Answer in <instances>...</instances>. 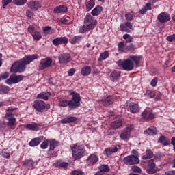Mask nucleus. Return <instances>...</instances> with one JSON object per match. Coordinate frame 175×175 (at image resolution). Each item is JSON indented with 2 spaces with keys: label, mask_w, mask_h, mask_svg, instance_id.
<instances>
[{
  "label": "nucleus",
  "mask_w": 175,
  "mask_h": 175,
  "mask_svg": "<svg viewBox=\"0 0 175 175\" xmlns=\"http://www.w3.org/2000/svg\"><path fill=\"white\" fill-rule=\"evenodd\" d=\"M39 55L38 54L25 55L19 61L15 62L11 66V70L16 73H23L27 69V65H29L35 59H38Z\"/></svg>",
  "instance_id": "nucleus-1"
},
{
  "label": "nucleus",
  "mask_w": 175,
  "mask_h": 175,
  "mask_svg": "<svg viewBox=\"0 0 175 175\" xmlns=\"http://www.w3.org/2000/svg\"><path fill=\"white\" fill-rule=\"evenodd\" d=\"M140 61H142V56L137 55H130L128 59H119L117 62L118 66H121L124 70H126V72H131V70H133L135 68V64L136 66H139V64H140Z\"/></svg>",
  "instance_id": "nucleus-2"
},
{
  "label": "nucleus",
  "mask_w": 175,
  "mask_h": 175,
  "mask_svg": "<svg viewBox=\"0 0 175 175\" xmlns=\"http://www.w3.org/2000/svg\"><path fill=\"white\" fill-rule=\"evenodd\" d=\"M81 100V98H80L79 94H75L70 100L65 98H59L58 106L59 107H68V106L70 110H75V109L79 107Z\"/></svg>",
  "instance_id": "nucleus-3"
},
{
  "label": "nucleus",
  "mask_w": 175,
  "mask_h": 175,
  "mask_svg": "<svg viewBox=\"0 0 175 175\" xmlns=\"http://www.w3.org/2000/svg\"><path fill=\"white\" fill-rule=\"evenodd\" d=\"M71 150L72 157L75 159H80L81 158H83L85 154V148H84V146L79 145V144H74L71 148Z\"/></svg>",
  "instance_id": "nucleus-4"
},
{
  "label": "nucleus",
  "mask_w": 175,
  "mask_h": 175,
  "mask_svg": "<svg viewBox=\"0 0 175 175\" xmlns=\"http://www.w3.org/2000/svg\"><path fill=\"white\" fill-rule=\"evenodd\" d=\"M33 107L38 113H43L44 110L50 109V104H46V103L42 100H36L33 103Z\"/></svg>",
  "instance_id": "nucleus-5"
},
{
  "label": "nucleus",
  "mask_w": 175,
  "mask_h": 175,
  "mask_svg": "<svg viewBox=\"0 0 175 175\" xmlns=\"http://www.w3.org/2000/svg\"><path fill=\"white\" fill-rule=\"evenodd\" d=\"M146 173H148V174H154V173L159 172V169L158 168V167H157L154 159L148 160L146 161Z\"/></svg>",
  "instance_id": "nucleus-6"
},
{
  "label": "nucleus",
  "mask_w": 175,
  "mask_h": 175,
  "mask_svg": "<svg viewBox=\"0 0 175 175\" xmlns=\"http://www.w3.org/2000/svg\"><path fill=\"white\" fill-rule=\"evenodd\" d=\"M139 163L140 160L139 159V157L134 154L129 155L123 159V163H124V165H137Z\"/></svg>",
  "instance_id": "nucleus-7"
},
{
  "label": "nucleus",
  "mask_w": 175,
  "mask_h": 175,
  "mask_svg": "<svg viewBox=\"0 0 175 175\" xmlns=\"http://www.w3.org/2000/svg\"><path fill=\"white\" fill-rule=\"evenodd\" d=\"M84 24H87L89 29H94L98 24V21L95 20L92 15H86L84 18Z\"/></svg>",
  "instance_id": "nucleus-8"
},
{
  "label": "nucleus",
  "mask_w": 175,
  "mask_h": 175,
  "mask_svg": "<svg viewBox=\"0 0 175 175\" xmlns=\"http://www.w3.org/2000/svg\"><path fill=\"white\" fill-rule=\"evenodd\" d=\"M52 64H53V59L51 57L42 59L38 65V69L40 70H44V69H47V68H50Z\"/></svg>",
  "instance_id": "nucleus-9"
},
{
  "label": "nucleus",
  "mask_w": 175,
  "mask_h": 175,
  "mask_svg": "<svg viewBox=\"0 0 175 175\" xmlns=\"http://www.w3.org/2000/svg\"><path fill=\"white\" fill-rule=\"evenodd\" d=\"M22 80H24V76L12 75L9 79L5 80V83L9 85H12V84H17V83H20Z\"/></svg>",
  "instance_id": "nucleus-10"
},
{
  "label": "nucleus",
  "mask_w": 175,
  "mask_h": 175,
  "mask_svg": "<svg viewBox=\"0 0 175 175\" xmlns=\"http://www.w3.org/2000/svg\"><path fill=\"white\" fill-rule=\"evenodd\" d=\"M132 129H133V125H130L126 127L121 133L120 137L122 140H129V137H131V132H132Z\"/></svg>",
  "instance_id": "nucleus-11"
},
{
  "label": "nucleus",
  "mask_w": 175,
  "mask_h": 175,
  "mask_svg": "<svg viewBox=\"0 0 175 175\" xmlns=\"http://www.w3.org/2000/svg\"><path fill=\"white\" fill-rule=\"evenodd\" d=\"M49 152L51 154V157H57V153H53V151L55 149V148L58 147L59 142L55 139H49Z\"/></svg>",
  "instance_id": "nucleus-12"
},
{
  "label": "nucleus",
  "mask_w": 175,
  "mask_h": 175,
  "mask_svg": "<svg viewBox=\"0 0 175 175\" xmlns=\"http://www.w3.org/2000/svg\"><path fill=\"white\" fill-rule=\"evenodd\" d=\"M72 56L68 53H62L58 57L59 63L63 64L64 65L69 64V62H70Z\"/></svg>",
  "instance_id": "nucleus-13"
},
{
  "label": "nucleus",
  "mask_w": 175,
  "mask_h": 175,
  "mask_svg": "<svg viewBox=\"0 0 175 175\" xmlns=\"http://www.w3.org/2000/svg\"><path fill=\"white\" fill-rule=\"evenodd\" d=\"M121 32H126L131 33V30L133 31V25L131 22L126 21L124 23H122L120 26Z\"/></svg>",
  "instance_id": "nucleus-14"
},
{
  "label": "nucleus",
  "mask_w": 175,
  "mask_h": 175,
  "mask_svg": "<svg viewBox=\"0 0 175 175\" xmlns=\"http://www.w3.org/2000/svg\"><path fill=\"white\" fill-rule=\"evenodd\" d=\"M141 117L142 120L144 121H151V120H154L155 118V115L152 113L151 111H148V109H145L142 113Z\"/></svg>",
  "instance_id": "nucleus-15"
},
{
  "label": "nucleus",
  "mask_w": 175,
  "mask_h": 175,
  "mask_svg": "<svg viewBox=\"0 0 175 175\" xmlns=\"http://www.w3.org/2000/svg\"><path fill=\"white\" fill-rule=\"evenodd\" d=\"M118 150H121V146L113 145L111 147L105 148L104 150V152L105 155H107V157H110L111 154H114V152H117Z\"/></svg>",
  "instance_id": "nucleus-16"
},
{
  "label": "nucleus",
  "mask_w": 175,
  "mask_h": 175,
  "mask_svg": "<svg viewBox=\"0 0 175 175\" xmlns=\"http://www.w3.org/2000/svg\"><path fill=\"white\" fill-rule=\"evenodd\" d=\"M69 40L68 38L64 37H57L53 40V44L54 46H59V44H68Z\"/></svg>",
  "instance_id": "nucleus-17"
},
{
  "label": "nucleus",
  "mask_w": 175,
  "mask_h": 175,
  "mask_svg": "<svg viewBox=\"0 0 175 175\" xmlns=\"http://www.w3.org/2000/svg\"><path fill=\"white\" fill-rule=\"evenodd\" d=\"M46 137L43 135H40L38 137L33 138L29 143L30 147H36V146H39L43 140H45Z\"/></svg>",
  "instance_id": "nucleus-18"
},
{
  "label": "nucleus",
  "mask_w": 175,
  "mask_h": 175,
  "mask_svg": "<svg viewBox=\"0 0 175 175\" xmlns=\"http://www.w3.org/2000/svg\"><path fill=\"white\" fill-rule=\"evenodd\" d=\"M170 15L166 12H161L157 16L159 23H167V21H170Z\"/></svg>",
  "instance_id": "nucleus-19"
},
{
  "label": "nucleus",
  "mask_w": 175,
  "mask_h": 175,
  "mask_svg": "<svg viewBox=\"0 0 175 175\" xmlns=\"http://www.w3.org/2000/svg\"><path fill=\"white\" fill-rule=\"evenodd\" d=\"M98 161H99V157L95 154H90L86 159L88 165H90V166L95 165Z\"/></svg>",
  "instance_id": "nucleus-20"
},
{
  "label": "nucleus",
  "mask_w": 175,
  "mask_h": 175,
  "mask_svg": "<svg viewBox=\"0 0 175 175\" xmlns=\"http://www.w3.org/2000/svg\"><path fill=\"white\" fill-rule=\"evenodd\" d=\"M129 110L133 114H136V113L140 111V107L139 106V104L136 103H131L129 104Z\"/></svg>",
  "instance_id": "nucleus-21"
},
{
  "label": "nucleus",
  "mask_w": 175,
  "mask_h": 175,
  "mask_svg": "<svg viewBox=\"0 0 175 175\" xmlns=\"http://www.w3.org/2000/svg\"><path fill=\"white\" fill-rule=\"evenodd\" d=\"M113 103H114V100L113 99V97H111V96H109L102 100V104L105 107H109V106H111Z\"/></svg>",
  "instance_id": "nucleus-22"
},
{
  "label": "nucleus",
  "mask_w": 175,
  "mask_h": 175,
  "mask_svg": "<svg viewBox=\"0 0 175 175\" xmlns=\"http://www.w3.org/2000/svg\"><path fill=\"white\" fill-rule=\"evenodd\" d=\"M144 133L145 135H149L150 136H155V135H158V130L154 127H149L144 131Z\"/></svg>",
  "instance_id": "nucleus-23"
},
{
  "label": "nucleus",
  "mask_w": 175,
  "mask_h": 175,
  "mask_svg": "<svg viewBox=\"0 0 175 175\" xmlns=\"http://www.w3.org/2000/svg\"><path fill=\"white\" fill-rule=\"evenodd\" d=\"M54 13H66L68 8L65 5L57 6L53 10Z\"/></svg>",
  "instance_id": "nucleus-24"
},
{
  "label": "nucleus",
  "mask_w": 175,
  "mask_h": 175,
  "mask_svg": "<svg viewBox=\"0 0 175 175\" xmlns=\"http://www.w3.org/2000/svg\"><path fill=\"white\" fill-rule=\"evenodd\" d=\"M15 110H17V108H13L12 107H9L6 109V113L5 116V118H12V117H13V116L16 114V113L14 112Z\"/></svg>",
  "instance_id": "nucleus-25"
},
{
  "label": "nucleus",
  "mask_w": 175,
  "mask_h": 175,
  "mask_svg": "<svg viewBox=\"0 0 175 175\" xmlns=\"http://www.w3.org/2000/svg\"><path fill=\"white\" fill-rule=\"evenodd\" d=\"M103 10V7L100 5H97L95 7L91 12L92 16H98L100 13H102V11Z\"/></svg>",
  "instance_id": "nucleus-26"
},
{
  "label": "nucleus",
  "mask_w": 175,
  "mask_h": 175,
  "mask_svg": "<svg viewBox=\"0 0 175 175\" xmlns=\"http://www.w3.org/2000/svg\"><path fill=\"white\" fill-rule=\"evenodd\" d=\"M77 121V118L75 116H70L62 119L60 122L61 124H70V122H75Z\"/></svg>",
  "instance_id": "nucleus-27"
},
{
  "label": "nucleus",
  "mask_w": 175,
  "mask_h": 175,
  "mask_svg": "<svg viewBox=\"0 0 175 175\" xmlns=\"http://www.w3.org/2000/svg\"><path fill=\"white\" fill-rule=\"evenodd\" d=\"M120 77H121V72L118 70H114L110 75V79L112 81H116V80H119Z\"/></svg>",
  "instance_id": "nucleus-28"
},
{
  "label": "nucleus",
  "mask_w": 175,
  "mask_h": 175,
  "mask_svg": "<svg viewBox=\"0 0 175 175\" xmlns=\"http://www.w3.org/2000/svg\"><path fill=\"white\" fill-rule=\"evenodd\" d=\"M158 142L164 146H169L170 144V139L163 135L159 137Z\"/></svg>",
  "instance_id": "nucleus-29"
},
{
  "label": "nucleus",
  "mask_w": 175,
  "mask_h": 175,
  "mask_svg": "<svg viewBox=\"0 0 175 175\" xmlns=\"http://www.w3.org/2000/svg\"><path fill=\"white\" fill-rule=\"evenodd\" d=\"M28 6L32 10H38L40 8V3L39 1H30Z\"/></svg>",
  "instance_id": "nucleus-30"
},
{
  "label": "nucleus",
  "mask_w": 175,
  "mask_h": 175,
  "mask_svg": "<svg viewBox=\"0 0 175 175\" xmlns=\"http://www.w3.org/2000/svg\"><path fill=\"white\" fill-rule=\"evenodd\" d=\"M121 126H122V120H115L111 123V128L112 129H118Z\"/></svg>",
  "instance_id": "nucleus-31"
},
{
  "label": "nucleus",
  "mask_w": 175,
  "mask_h": 175,
  "mask_svg": "<svg viewBox=\"0 0 175 175\" xmlns=\"http://www.w3.org/2000/svg\"><path fill=\"white\" fill-rule=\"evenodd\" d=\"M51 94L49 92H42L37 95V99H43V100H49V96H50Z\"/></svg>",
  "instance_id": "nucleus-32"
},
{
  "label": "nucleus",
  "mask_w": 175,
  "mask_h": 175,
  "mask_svg": "<svg viewBox=\"0 0 175 175\" xmlns=\"http://www.w3.org/2000/svg\"><path fill=\"white\" fill-rule=\"evenodd\" d=\"M152 7L151 6V3H148L146 4V6H143L142 9H140L138 12L139 14H144L148 10H151Z\"/></svg>",
  "instance_id": "nucleus-33"
},
{
  "label": "nucleus",
  "mask_w": 175,
  "mask_h": 175,
  "mask_svg": "<svg viewBox=\"0 0 175 175\" xmlns=\"http://www.w3.org/2000/svg\"><path fill=\"white\" fill-rule=\"evenodd\" d=\"M91 66H84L81 68V75H82V76H88V75L91 73Z\"/></svg>",
  "instance_id": "nucleus-34"
},
{
  "label": "nucleus",
  "mask_w": 175,
  "mask_h": 175,
  "mask_svg": "<svg viewBox=\"0 0 175 175\" xmlns=\"http://www.w3.org/2000/svg\"><path fill=\"white\" fill-rule=\"evenodd\" d=\"M83 40V36H75L72 38L70 39V42L71 44H76V43H79Z\"/></svg>",
  "instance_id": "nucleus-35"
},
{
  "label": "nucleus",
  "mask_w": 175,
  "mask_h": 175,
  "mask_svg": "<svg viewBox=\"0 0 175 175\" xmlns=\"http://www.w3.org/2000/svg\"><path fill=\"white\" fill-rule=\"evenodd\" d=\"M154 157V152L151 149L146 150V154L142 156V159H150Z\"/></svg>",
  "instance_id": "nucleus-36"
},
{
  "label": "nucleus",
  "mask_w": 175,
  "mask_h": 175,
  "mask_svg": "<svg viewBox=\"0 0 175 175\" xmlns=\"http://www.w3.org/2000/svg\"><path fill=\"white\" fill-rule=\"evenodd\" d=\"M8 122L7 123L8 126H10V128H13L16 125V118L11 117V118H7Z\"/></svg>",
  "instance_id": "nucleus-37"
},
{
  "label": "nucleus",
  "mask_w": 175,
  "mask_h": 175,
  "mask_svg": "<svg viewBox=\"0 0 175 175\" xmlns=\"http://www.w3.org/2000/svg\"><path fill=\"white\" fill-rule=\"evenodd\" d=\"M39 126H40L39 124H27L25 126V128H27V129H29V131H39Z\"/></svg>",
  "instance_id": "nucleus-38"
},
{
  "label": "nucleus",
  "mask_w": 175,
  "mask_h": 175,
  "mask_svg": "<svg viewBox=\"0 0 175 175\" xmlns=\"http://www.w3.org/2000/svg\"><path fill=\"white\" fill-rule=\"evenodd\" d=\"M118 48L121 53L126 52V46H125V44H124V42H120L118 44Z\"/></svg>",
  "instance_id": "nucleus-39"
},
{
  "label": "nucleus",
  "mask_w": 175,
  "mask_h": 175,
  "mask_svg": "<svg viewBox=\"0 0 175 175\" xmlns=\"http://www.w3.org/2000/svg\"><path fill=\"white\" fill-rule=\"evenodd\" d=\"M98 169L103 173H107L108 172H110V167L107 165H101L98 167Z\"/></svg>",
  "instance_id": "nucleus-40"
},
{
  "label": "nucleus",
  "mask_w": 175,
  "mask_h": 175,
  "mask_svg": "<svg viewBox=\"0 0 175 175\" xmlns=\"http://www.w3.org/2000/svg\"><path fill=\"white\" fill-rule=\"evenodd\" d=\"M10 91V89L8 86L0 85V94L3 95L8 94Z\"/></svg>",
  "instance_id": "nucleus-41"
},
{
  "label": "nucleus",
  "mask_w": 175,
  "mask_h": 175,
  "mask_svg": "<svg viewBox=\"0 0 175 175\" xmlns=\"http://www.w3.org/2000/svg\"><path fill=\"white\" fill-rule=\"evenodd\" d=\"M106 58H109V51H105L100 55L98 61H105Z\"/></svg>",
  "instance_id": "nucleus-42"
},
{
  "label": "nucleus",
  "mask_w": 175,
  "mask_h": 175,
  "mask_svg": "<svg viewBox=\"0 0 175 175\" xmlns=\"http://www.w3.org/2000/svg\"><path fill=\"white\" fill-rule=\"evenodd\" d=\"M28 167V169H33V166L35 165V162L32 159H29L25 161V163Z\"/></svg>",
  "instance_id": "nucleus-43"
},
{
  "label": "nucleus",
  "mask_w": 175,
  "mask_h": 175,
  "mask_svg": "<svg viewBox=\"0 0 175 175\" xmlns=\"http://www.w3.org/2000/svg\"><path fill=\"white\" fill-rule=\"evenodd\" d=\"M94 6H95V1L94 0H90L86 3V9L88 10H91V9H92V8H94Z\"/></svg>",
  "instance_id": "nucleus-44"
},
{
  "label": "nucleus",
  "mask_w": 175,
  "mask_h": 175,
  "mask_svg": "<svg viewBox=\"0 0 175 175\" xmlns=\"http://www.w3.org/2000/svg\"><path fill=\"white\" fill-rule=\"evenodd\" d=\"M31 35L35 40H40V39H42V34L38 31H34Z\"/></svg>",
  "instance_id": "nucleus-45"
},
{
  "label": "nucleus",
  "mask_w": 175,
  "mask_h": 175,
  "mask_svg": "<svg viewBox=\"0 0 175 175\" xmlns=\"http://www.w3.org/2000/svg\"><path fill=\"white\" fill-rule=\"evenodd\" d=\"M123 39L126 40V43H131V42H133V38L128 33L123 35Z\"/></svg>",
  "instance_id": "nucleus-46"
},
{
  "label": "nucleus",
  "mask_w": 175,
  "mask_h": 175,
  "mask_svg": "<svg viewBox=\"0 0 175 175\" xmlns=\"http://www.w3.org/2000/svg\"><path fill=\"white\" fill-rule=\"evenodd\" d=\"M145 95H146V98H148V99H151V98L155 97V92L154 91H151V90H146Z\"/></svg>",
  "instance_id": "nucleus-47"
},
{
  "label": "nucleus",
  "mask_w": 175,
  "mask_h": 175,
  "mask_svg": "<svg viewBox=\"0 0 175 175\" xmlns=\"http://www.w3.org/2000/svg\"><path fill=\"white\" fill-rule=\"evenodd\" d=\"M124 17L127 21L131 22L133 20V12L131 11V12H128L125 14Z\"/></svg>",
  "instance_id": "nucleus-48"
},
{
  "label": "nucleus",
  "mask_w": 175,
  "mask_h": 175,
  "mask_svg": "<svg viewBox=\"0 0 175 175\" xmlns=\"http://www.w3.org/2000/svg\"><path fill=\"white\" fill-rule=\"evenodd\" d=\"M92 29H88V25H83L79 29V33H84L85 32H87V31H91Z\"/></svg>",
  "instance_id": "nucleus-49"
},
{
  "label": "nucleus",
  "mask_w": 175,
  "mask_h": 175,
  "mask_svg": "<svg viewBox=\"0 0 175 175\" xmlns=\"http://www.w3.org/2000/svg\"><path fill=\"white\" fill-rule=\"evenodd\" d=\"M49 139H44V142L40 144V148L42 150H46V148H47V147H49Z\"/></svg>",
  "instance_id": "nucleus-50"
},
{
  "label": "nucleus",
  "mask_w": 175,
  "mask_h": 175,
  "mask_svg": "<svg viewBox=\"0 0 175 175\" xmlns=\"http://www.w3.org/2000/svg\"><path fill=\"white\" fill-rule=\"evenodd\" d=\"M131 170L134 172V173H142V168H140L137 165H134L131 167Z\"/></svg>",
  "instance_id": "nucleus-51"
},
{
  "label": "nucleus",
  "mask_w": 175,
  "mask_h": 175,
  "mask_svg": "<svg viewBox=\"0 0 175 175\" xmlns=\"http://www.w3.org/2000/svg\"><path fill=\"white\" fill-rule=\"evenodd\" d=\"M25 3H27V0H15V5H17V6H23Z\"/></svg>",
  "instance_id": "nucleus-52"
},
{
  "label": "nucleus",
  "mask_w": 175,
  "mask_h": 175,
  "mask_svg": "<svg viewBox=\"0 0 175 175\" xmlns=\"http://www.w3.org/2000/svg\"><path fill=\"white\" fill-rule=\"evenodd\" d=\"M135 49L133 44L126 46V51H133Z\"/></svg>",
  "instance_id": "nucleus-53"
},
{
  "label": "nucleus",
  "mask_w": 175,
  "mask_h": 175,
  "mask_svg": "<svg viewBox=\"0 0 175 175\" xmlns=\"http://www.w3.org/2000/svg\"><path fill=\"white\" fill-rule=\"evenodd\" d=\"M9 77V72H3L0 75V81L1 80H5Z\"/></svg>",
  "instance_id": "nucleus-54"
},
{
  "label": "nucleus",
  "mask_w": 175,
  "mask_h": 175,
  "mask_svg": "<svg viewBox=\"0 0 175 175\" xmlns=\"http://www.w3.org/2000/svg\"><path fill=\"white\" fill-rule=\"evenodd\" d=\"M157 84H158V77H154L150 82V85L152 87H157Z\"/></svg>",
  "instance_id": "nucleus-55"
},
{
  "label": "nucleus",
  "mask_w": 175,
  "mask_h": 175,
  "mask_svg": "<svg viewBox=\"0 0 175 175\" xmlns=\"http://www.w3.org/2000/svg\"><path fill=\"white\" fill-rule=\"evenodd\" d=\"M70 19V18H69V17L62 18L60 19V23H62V24H69Z\"/></svg>",
  "instance_id": "nucleus-56"
},
{
  "label": "nucleus",
  "mask_w": 175,
  "mask_h": 175,
  "mask_svg": "<svg viewBox=\"0 0 175 175\" xmlns=\"http://www.w3.org/2000/svg\"><path fill=\"white\" fill-rule=\"evenodd\" d=\"M68 94H69V95H72V96H75V95H79V99H81V97L80 96V94L76 93V92H75V90H69Z\"/></svg>",
  "instance_id": "nucleus-57"
},
{
  "label": "nucleus",
  "mask_w": 175,
  "mask_h": 175,
  "mask_svg": "<svg viewBox=\"0 0 175 175\" xmlns=\"http://www.w3.org/2000/svg\"><path fill=\"white\" fill-rule=\"evenodd\" d=\"M72 175H84V173L81 170H74L72 172Z\"/></svg>",
  "instance_id": "nucleus-58"
},
{
  "label": "nucleus",
  "mask_w": 175,
  "mask_h": 175,
  "mask_svg": "<svg viewBox=\"0 0 175 175\" xmlns=\"http://www.w3.org/2000/svg\"><path fill=\"white\" fill-rule=\"evenodd\" d=\"M28 31L32 35L36 31H35V26L33 25H29L28 27Z\"/></svg>",
  "instance_id": "nucleus-59"
},
{
  "label": "nucleus",
  "mask_w": 175,
  "mask_h": 175,
  "mask_svg": "<svg viewBox=\"0 0 175 175\" xmlns=\"http://www.w3.org/2000/svg\"><path fill=\"white\" fill-rule=\"evenodd\" d=\"M167 40H168V42H174L175 40V34H172L171 36H169L167 37Z\"/></svg>",
  "instance_id": "nucleus-60"
},
{
  "label": "nucleus",
  "mask_w": 175,
  "mask_h": 175,
  "mask_svg": "<svg viewBox=\"0 0 175 175\" xmlns=\"http://www.w3.org/2000/svg\"><path fill=\"white\" fill-rule=\"evenodd\" d=\"M2 155L4 158H9V157H10V153H9L8 150H3Z\"/></svg>",
  "instance_id": "nucleus-61"
},
{
  "label": "nucleus",
  "mask_w": 175,
  "mask_h": 175,
  "mask_svg": "<svg viewBox=\"0 0 175 175\" xmlns=\"http://www.w3.org/2000/svg\"><path fill=\"white\" fill-rule=\"evenodd\" d=\"M12 1L13 0H2L3 7L5 8V7L7 5H9V3H11Z\"/></svg>",
  "instance_id": "nucleus-62"
},
{
  "label": "nucleus",
  "mask_w": 175,
  "mask_h": 175,
  "mask_svg": "<svg viewBox=\"0 0 175 175\" xmlns=\"http://www.w3.org/2000/svg\"><path fill=\"white\" fill-rule=\"evenodd\" d=\"M68 76H73L76 73V69L71 68L68 70Z\"/></svg>",
  "instance_id": "nucleus-63"
},
{
  "label": "nucleus",
  "mask_w": 175,
  "mask_h": 175,
  "mask_svg": "<svg viewBox=\"0 0 175 175\" xmlns=\"http://www.w3.org/2000/svg\"><path fill=\"white\" fill-rule=\"evenodd\" d=\"M165 175H175V170L165 172Z\"/></svg>",
  "instance_id": "nucleus-64"
}]
</instances>
